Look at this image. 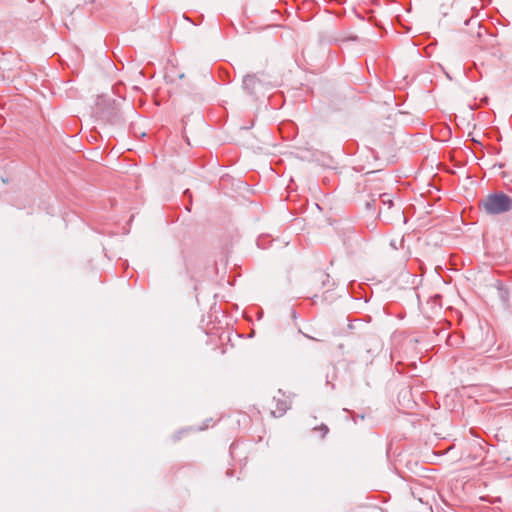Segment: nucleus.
Instances as JSON below:
<instances>
[{
	"label": "nucleus",
	"mask_w": 512,
	"mask_h": 512,
	"mask_svg": "<svg viewBox=\"0 0 512 512\" xmlns=\"http://www.w3.org/2000/svg\"><path fill=\"white\" fill-rule=\"evenodd\" d=\"M480 207L489 215H499L512 209V198L503 192L487 195Z\"/></svg>",
	"instance_id": "obj_1"
},
{
	"label": "nucleus",
	"mask_w": 512,
	"mask_h": 512,
	"mask_svg": "<svg viewBox=\"0 0 512 512\" xmlns=\"http://www.w3.org/2000/svg\"><path fill=\"white\" fill-rule=\"evenodd\" d=\"M264 86L265 83L258 74H247L243 77L242 88L249 95H255Z\"/></svg>",
	"instance_id": "obj_2"
},
{
	"label": "nucleus",
	"mask_w": 512,
	"mask_h": 512,
	"mask_svg": "<svg viewBox=\"0 0 512 512\" xmlns=\"http://www.w3.org/2000/svg\"><path fill=\"white\" fill-rule=\"evenodd\" d=\"M273 403H275L276 409L271 410V414L274 417L282 416L289 408H290V400L288 397L282 393L281 390L278 391V395L273 397Z\"/></svg>",
	"instance_id": "obj_3"
},
{
	"label": "nucleus",
	"mask_w": 512,
	"mask_h": 512,
	"mask_svg": "<svg viewBox=\"0 0 512 512\" xmlns=\"http://www.w3.org/2000/svg\"><path fill=\"white\" fill-rule=\"evenodd\" d=\"M379 201L382 205L387 206V209H391L393 207V200L387 193L380 194Z\"/></svg>",
	"instance_id": "obj_4"
},
{
	"label": "nucleus",
	"mask_w": 512,
	"mask_h": 512,
	"mask_svg": "<svg viewBox=\"0 0 512 512\" xmlns=\"http://www.w3.org/2000/svg\"><path fill=\"white\" fill-rule=\"evenodd\" d=\"M457 339H458V336L457 335H450L449 338H448V344L449 345H454L457 343Z\"/></svg>",
	"instance_id": "obj_5"
},
{
	"label": "nucleus",
	"mask_w": 512,
	"mask_h": 512,
	"mask_svg": "<svg viewBox=\"0 0 512 512\" xmlns=\"http://www.w3.org/2000/svg\"><path fill=\"white\" fill-rule=\"evenodd\" d=\"M319 429L323 432L322 436H325L328 432V427L326 425H322Z\"/></svg>",
	"instance_id": "obj_6"
}]
</instances>
